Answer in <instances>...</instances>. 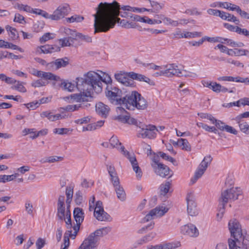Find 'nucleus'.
Masks as SVG:
<instances>
[{"label": "nucleus", "mask_w": 249, "mask_h": 249, "mask_svg": "<svg viewBox=\"0 0 249 249\" xmlns=\"http://www.w3.org/2000/svg\"><path fill=\"white\" fill-rule=\"evenodd\" d=\"M57 216L60 219H62V201L61 196L58 198L57 207Z\"/></svg>", "instance_id": "a18cd8bd"}, {"label": "nucleus", "mask_w": 249, "mask_h": 249, "mask_svg": "<svg viewBox=\"0 0 249 249\" xmlns=\"http://www.w3.org/2000/svg\"><path fill=\"white\" fill-rule=\"evenodd\" d=\"M109 144L112 148H116L118 150L121 151L120 148L122 145V143L119 142L117 137L112 136L109 140Z\"/></svg>", "instance_id": "2f4dec72"}, {"label": "nucleus", "mask_w": 249, "mask_h": 249, "mask_svg": "<svg viewBox=\"0 0 249 249\" xmlns=\"http://www.w3.org/2000/svg\"><path fill=\"white\" fill-rule=\"evenodd\" d=\"M62 15V7L59 6L53 12L52 15L48 14L47 19H51L54 20H57L61 18Z\"/></svg>", "instance_id": "bb28decb"}, {"label": "nucleus", "mask_w": 249, "mask_h": 249, "mask_svg": "<svg viewBox=\"0 0 249 249\" xmlns=\"http://www.w3.org/2000/svg\"><path fill=\"white\" fill-rule=\"evenodd\" d=\"M105 93L108 100L113 104L120 105L121 102H123L122 101V91L113 84L107 86Z\"/></svg>", "instance_id": "423d86ee"}, {"label": "nucleus", "mask_w": 249, "mask_h": 249, "mask_svg": "<svg viewBox=\"0 0 249 249\" xmlns=\"http://www.w3.org/2000/svg\"><path fill=\"white\" fill-rule=\"evenodd\" d=\"M33 13L36 14V15H38L41 16L42 17L45 18H48V13L46 11L42 10L40 9H33V11H32Z\"/></svg>", "instance_id": "8fccbe9b"}, {"label": "nucleus", "mask_w": 249, "mask_h": 249, "mask_svg": "<svg viewBox=\"0 0 249 249\" xmlns=\"http://www.w3.org/2000/svg\"><path fill=\"white\" fill-rule=\"evenodd\" d=\"M48 133V129H44L38 131L36 133H35L34 135L30 136V138L35 139L40 135H46Z\"/></svg>", "instance_id": "13d9d810"}, {"label": "nucleus", "mask_w": 249, "mask_h": 249, "mask_svg": "<svg viewBox=\"0 0 249 249\" xmlns=\"http://www.w3.org/2000/svg\"><path fill=\"white\" fill-rule=\"evenodd\" d=\"M163 22L166 25H171L173 26H177L178 25V21L173 20L170 18L164 17L162 18Z\"/></svg>", "instance_id": "c03bdc74"}, {"label": "nucleus", "mask_w": 249, "mask_h": 249, "mask_svg": "<svg viewBox=\"0 0 249 249\" xmlns=\"http://www.w3.org/2000/svg\"><path fill=\"white\" fill-rule=\"evenodd\" d=\"M171 184L170 181H166L164 183L160 185V191L161 195L165 196L169 192Z\"/></svg>", "instance_id": "f704fd0d"}, {"label": "nucleus", "mask_w": 249, "mask_h": 249, "mask_svg": "<svg viewBox=\"0 0 249 249\" xmlns=\"http://www.w3.org/2000/svg\"><path fill=\"white\" fill-rule=\"evenodd\" d=\"M137 100V103L135 106V109L137 108L139 110H144L147 107L148 103L146 99H145L141 94Z\"/></svg>", "instance_id": "b1692460"}, {"label": "nucleus", "mask_w": 249, "mask_h": 249, "mask_svg": "<svg viewBox=\"0 0 249 249\" xmlns=\"http://www.w3.org/2000/svg\"><path fill=\"white\" fill-rule=\"evenodd\" d=\"M134 7L129 5L120 7L119 3L114 1L112 3H100L96 8L94 17V33L107 32L113 28L116 22H119L120 10L132 11Z\"/></svg>", "instance_id": "f03ea898"}, {"label": "nucleus", "mask_w": 249, "mask_h": 249, "mask_svg": "<svg viewBox=\"0 0 249 249\" xmlns=\"http://www.w3.org/2000/svg\"><path fill=\"white\" fill-rule=\"evenodd\" d=\"M140 96V93L136 91H132L131 93L126 94L122 99V102L120 105H124L128 109L134 110L137 103V98Z\"/></svg>", "instance_id": "1a4fd4ad"}, {"label": "nucleus", "mask_w": 249, "mask_h": 249, "mask_svg": "<svg viewBox=\"0 0 249 249\" xmlns=\"http://www.w3.org/2000/svg\"><path fill=\"white\" fill-rule=\"evenodd\" d=\"M175 247L171 243L166 244L164 245H158L156 246H151L147 249H174Z\"/></svg>", "instance_id": "72a5a7b5"}, {"label": "nucleus", "mask_w": 249, "mask_h": 249, "mask_svg": "<svg viewBox=\"0 0 249 249\" xmlns=\"http://www.w3.org/2000/svg\"><path fill=\"white\" fill-rule=\"evenodd\" d=\"M130 72H125L122 71L115 74V78L119 82L126 86H133L134 82L130 75Z\"/></svg>", "instance_id": "f8f14e48"}, {"label": "nucleus", "mask_w": 249, "mask_h": 249, "mask_svg": "<svg viewBox=\"0 0 249 249\" xmlns=\"http://www.w3.org/2000/svg\"><path fill=\"white\" fill-rule=\"evenodd\" d=\"M84 19V18L83 16L75 15L70 18H66L63 19V23L65 22H66L67 23H73L74 22H80Z\"/></svg>", "instance_id": "c85d7f7f"}, {"label": "nucleus", "mask_w": 249, "mask_h": 249, "mask_svg": "<svg viewBox=\"0 0 249 249\" xmlns=\"http://www.w3.org/2000/svg\"><path fill=\"white\" fill-rule=\"evenodd\" d=\"M213 160L211 155L205 156L199 166L205 169H207L208 165L210 164Z\"/></svg>", "instance_id": "58836bf2"}, {"label": "nucleus", "mask_w": 249, "mask_h": 249, "mask_svg": "<svg viewBox=\"0 0 249 249\" xmlns=\"http://www.w3.org/2000/svg\"><path fill=\"white\" fill-rule=\"evenodd\" d=\"M12 89H15L21 92H26V89L25 87L23 85V83L19 82L17 81L16 85L12 87Z\"/></svg>", "instance_id": "79ce46f5"}, {"label": "nucleus", "mask_w": 249, "mask_h": 249, "mask_svg": "<svg viewBox=\"0 0 249 249\" xmlns=\"http://www.w3.org/2000/svg\"><path fill=\"white\" fill-rule=\"evenodd\" d=\"M24 105L29 109H35L39 106L38 101H33L32 102L25 104Z\"/></svg>", "instance_id": "864d4df0"}, {"label": "nucleus", "mask_w": 249, "mask_h": 249, "mask_svg": "<svg viewBox=\"0 0 249 249\" xmlns=\"http://www.w3.org/2000/svg\"><path fill=\"white\" fill-rule=\"evenodd\" d=\"M187 212L188 214L191 216H196L198 214V211L196 209V205L192 206L187 208Z\"/></svg>", "instance_id": "3c124183"}, {"label": "nucleus", "mask_w": 249, "mask_h": 249, "mask_svg": "<svg viewBox=\"0 0 249 249\" xmlns=\"http://www.w3.org/2000/svg\"><path fill=\"white\" fill-rule=\"evenodd\" d=\"M186 201L187 203V208L192 207V206H196V204L194 200V196L192 193H188L186 196Z\"/></svg>", "instance_id": "ea45409f"}, {"label": "nucleus", "mask_w": 249, "mask_h": 249, "mask_svg": "<svg viewBox=\"0 0 249 249\" xmlns=\"http://www.w3.org/2000/svg\"><path fill=\"white\" fill-rule=\"evenodd\" d=\"M221 85L217 83L216 82H213L210 89L213 90L214 92L219 93L220 92Z\"/></svg>", "instance_id": "bf43d9fd"}, {"label": "nucleus", "mask_w": 249, "mask_h": 249, "mask_svg": "<svg viewBox=\"0 0 249 249\" xmlns=\"http://www.w3.org/2000/svg\"><path fill=\"white\" fill-rule=\"evenodd\" d=\"M83 201V196L82 192L80 191H77L75 194V202L77 205H80Z\"/></svg>", "instance_id": "603ef678"}, {"label": "nucleus", "mask_w": 249, "mask_h": 249, "mask_svg": "<svg viewBox=\"0 0 249 249\" xmlns=\"http://www.w3.org/2000/svg\"><path fill=\"white\" fill-rule=\"evenodd\" d=\"M12 180L13 179L11 175H0V183H5Z\"/></svg>", "instance_id": "e2e57ef3"}, {"label": "nucleus", "mask_w": 249, "mask_h": 249, "mask_svg": "<svg viewBox=\"0 0 249 249\" xmlns=\"http://www.w3.org/2000/svg\"><path fill=\"white\" fill-rule=\"evenodd\" d=\"M159 155L158 153L157 155H154L152 159V163H151L152 167L154 168L158 166V165L160 164L161 163L159 162Z\"/></svg>", "instance_id": "69168bd1"}, {"label": "nucleus", "mask_w": 249, "mask_h": 249, "mask_svg": "<svg viewBox=\"0 0 249 249\" xmlns=\"http://www.w3.org/2000/svg\"><path fill=\"white\" fill-rule=\"evenodd\" d=\"M75 185L74 183L71 182L68 186L66 188L65 195L66 196V203L67 208L70 207V204L72 201L73 195V189Z\"/></svg>", "instance_id": "a211bd4d"}, {"label": "nucleus", "mask_w": 249, "mask_h": 249, "mask_svg": "<svg viewBox=\"0 0 249 249\" xmlns=\"http://www.w3.org/2000/svg\"><path fill=\"white\" fill-rule=\"evenodd\" d=\"M81 106L77 105H70L67 106L65 107H63V110L68 111H73L76 110H77L79 107H80Z\"/></svg>", "instance_id": "0e129e2a"}, {"label": "nucleus", "mask_w": 249, "mask_h": 249, "mask_svg": "<svg viewBox=\"0 0 249 249\" xmlns=\"http://www.w3.org/2000/svg\"><path fill=\"white\" fill-rule=\"evenodd\" d=\"M158 154L161 158L165 160L170 161L172 163H174L176 161V160L173 158L169 156V155H167L166 154L163 153V152H159Z\"/></svg>", "instance_id": "09e8293b"}, {"label": "nucleus", "mask_w": 249, "mask_h": 249, "mask_svg": "<svg viewBox=\"0 0 249 249\" xmlns=\"http://www.w3.org/2000/svg\"><path fill=\"white\" fill-rule=\"evenodd\" d=\"M76 79V85L72 83L71 82H68L65 81H63V90L68 91H72L74 90V89L76 88L77 89V79ZM78 90V89H77Z\"/></svg>", "instance_id": "c756f323"}, {"label": "nucleus", "mask_w": 249, "mask_h": 249, "mask_svg": "<svg viewBox=\"0 0 249 249\" xmlns=\"http://www.w3.org/2000/svg\"><path fill=\"white\" fill-rule=\"evenodd\" d=\"M211 7H218L226 8L228 7V4L227 2H216L211 4Z\"/></svg>", "instance_id": "4d7b16f0"}, {"label": "nucleus", "mask_w": 249, "mask_h": 249, "mask_svg": "<svg viewBox=\"0 0 249 249\" xmlns=\"http://www.w3.org/2000/svg\"><path fill=\"white\" fill-rule=\"evenodd\" d=\"M62 159L61 157L58 156H51L45 159H42L40 160L41 163H44L46 162L53 163L59 161Z\"/></svg>", "instance_id": "c9c22d12"}, {"label": "nucleus", "mask_w": 249, "mask_h": 249, "mask_svg": "<svg viewBox=\"0 0 249 249\" xmlns=\"http://www.w3.org/2000/svg\"><path fill=\"white\" fill-rule=\"evenodd\" d=\"M55 37L54 34L47 33L44 34L40 38L39 41L41 43H44L50 39H53Z\"/></svg>", "instance_id": "e433bc0d"}, {"label": "nucleus", "mask_w": 249, "mask_h": 249, "mask_svg": "<svg viewBox=\"0 0 249 249\" xmlns=\"http://www.w3.org/2000/svg\"><path fill=\"white\" fill-rule=\"evenodd\" d=\"M59 41L60 46L51 45L41 46L40 48L41 52L44 53H48L60 51L61 47H62V40L61 39H60Z\"/></svg>", "instance_id": "f3484780"}, {"label": "nucleus", "mask_w": 249, "mask_h": 249, "mask_svg": "<svg viewBox=\"0 0 249 249\" xmlns=\"http://www.w3.org/2000/svg\"><path fill=\"white\" fill-rule=\"evenodd\" d=\"M45 244V240L41 238H39L37 240V241L36 243V246L37 249H41L44 247Z\"/></svg>", "instance_id": "338daca9"}, {"label": "nucleus", "mask_w": 249, "mask_h": 249, "mask_svg": "<svg viewBox=\"0 0 249 249\" xmlns=\"http://www.w3.org/2000/svg\"><path fill=\"white\" fill-rule=\"evenodd\" d=\"M18 8L21 11H25L28 13H32V11H33V9L27 5L19 4L18 5Z\"/></svg>", "instance_id": "5fc2aeb1"}, {"label": "nucleus", "mask_w": 249, "mask_h": 249, "mask_svg": "<svg viewBox=\"0 0 249 249\" xmlns=\"http://www.w3.org/2000/svg\"><path fill=\"white\" fill-rule=\"evenodd\" d=\"M147 243V241L145 239L144 236L142 237L141 239L138 240L133 245V248H136L139 246L142 245L144 244Z\"/></svg>", "instance_id": "052dcab7"}, {"label": "nucleus", "mask_w": 249, "mask_h": 249, "mask_svg": "<svg viewBox=\"0 0 249 249\" xmlns=\"http://www.w3.org/2000/svg\"><path fill=\"white\" fill-rule=\"evenodd\" d=\"M168 209L163 206H158L151 210L143 218L144 222H148L154 218V216L160 217L168 211Z\"/></svg>", "instance_id": "ddd939ff"}, {"label": "nucleus", "mask_w": 249, "mask_h": 249, "mask_svg": "<svg viewBox=\"0 0 249 249\" xmlns=\"http://www.w3.org/2000/svg\"><path fill=\"white\" fill-rule=\"evenodd\" d=\"M239 126L240 130L242 132L247 135L249 134V124L247 122L242 121L239 122Z\"/></svg>", "instance_id": "4c0bfd02"}, {"label": "nucleus", "mask_w": 249, "mask_h": 249, "mask_svg": "<svg viewBox=\"0 0 249 249\" xmlns=\"http://www.w3.org/2000/svg\"><path fill=\"white\" fill-rule=\"evenodd\" d=\"M120 149L123 154L131 162L133 170L137 174V178L139 179L141 178L142 176V172L138 165L135 155L133 154L131 155L128 151L125 150L124 146H121Z\"/></svg>", "instance_id": "9b49d317"}, {"label": "nucleus", "mask_w": 249, "mask_h": 249, "mask_svg": "<svg viewBox=\"0 0 249 249\" xmlns=\"http://www.w3.org/2000/svg\"><path fill=\"white\" fill-rule=\"evenodd\" d=\"M181 232L190 237H197L199 235L198 230L195 225L192 224L182 226Z\"/></svg>", "instance_id": "dca6fc26"}, {"label": "nucleus", "mask_w": 249, "mask_h": 249, "mask_svg": "<svg viewBox=\"0 0 249 249\" xmlns=\"http://www.w3.org/2000/svg\"><path fill=\"white\" fill-rule=\"evenodd\" d=\"M155 223L153 222H150L149 224L143 227L141 229H140L138 232L139 233L142 234L143 233H145L146 232V231L147 230H151L153 229L154 227Z\"/></svg>", "instance_id": "37998d69"}, {"label": "nucleus", "mask_w": 249, "mask_h": 249, "mask_svg": "<svg viewBox=\"0 0 249 249\" xmlns=\"http://www.w3.org/2000/svg\"><path fill=\"white\" fill-rule=\"evenodd\" d=\"M180 145L179 147L181 148L182 150L190 151L191 150V146L187 139H179Z\"/></svg>", "instance_id": "473e14b6"}, {"label": "nucleus", "mask_w": 249, "mask_h": 249, "mask_svg": "<svg viewBox=\"0 0 249 249\" xmlns=\"http://www.w3.org/2000/svg\"><path fill=\"white\" fill-rule=\"evenodd\" d=\"M249 54V51L245 49H239L235 48L234 49H230L227 52V54L230 56H241L247 55Z\"/></svg>", "instance_id": "393cba45"}, {"label": "nucleus", "mask_w": 249, "mask_h": 249, "mask_svg": "<svg viewBox=\"0 0 249 249\" xmlns=\"http://www.w3.org/2000/svg\"><path fill=\"white\" fill-rule=\"evenodd\" d=\"M130 75L131 77V79H132L133 80H137L139 81L145 82L146 83H148L150 85H154V82L152 80H151L148 77H146L144 75L136 73L134 72H130Z\"/></svg>", "instance_id": "412c9836"}, {"label": "nucleus", "mask_w": 249, "mask_h": 249, "mask_svg": "<svg viewBox=\"0 0 249 249\" xmlns=\"http://www.w3.org/2000/svg\"><path fill=\"white\" fill-rule=\"evenodd\" d=\"M178 66L175 64H169L163 66L164 72L162 73L164 76L172 77L173 76H181L182 71L178 68Z\"/></svg>", "instance_id": "2eb2a0df"}, {"label": "nucleus", "mask_w": 249, "mask_h": 249, "mask_svg": "<svg viewBox=\"0 0 249 249\" xmlns=\"http://www.w3.org/2000/svg\"><path fill=\"white\" fill-rule=\"evenodd\" d=\"M107 170L110 176V178H114L117 176V173L116 171L115 167L111 165H107Z\"/></svg>", "instance_id": "de8ad7c7"}, {"label": "nucleus", "mask_w": 249, "mask_h": 249, "mask_svg": "<svg viewBox=\"0 0 249 249\" xmlns=\"http://www.w3.org/2000/svg\"><path fill=\"white\" fill-rule=\"evenodd\" d=\"M228 227L231 236L234 239H229V249H249V236L246 233L243 234L239 222L235 219H231L229 222Z\"/></svg>", "instance_id": "7ed1b4c3"}, {"label": "nucleus", "mask_w": 249, "mask_h": 249, "mask_svg": "<svg viewBox=\"0 0 249 249\" xmlns=\"http://www.w3.org/2000/svg\"><path fill=\"white\" fill-rule=\"evenodd\" d=\"M5 29L9 33V36L12 38L15 39L18 37L17 31L15 28L7 25L5 27Z\"/></svg>", "instance_id": "a19ab883"}, {"label": "nucleus", "mask_w": 249, "mask_h": 249, "mask_svg": "<svg viewBox=\"0 0 249 249\" xmlns=\"http://www.w3.org/2000/svg\"><path fill=\"white\" fill-rule=\"evenodd\" d=\"M109 110L108 107L101 102L98 103L96 105V112L104 118L107 117Z\"/></svg>", "instance_id": "aec40b11"}, {"label": "nucleus", "mask_w": 249, "mask_h": 249, "mask_svg": "<svg viewBox=\"0 0 249 249\" xmlns=\"http://www.w3.org/2000/svg\"><path fill=\"white\" fill-rule=\"evenodd\" d=\"M77 80V87L80 93L63 97L65 101L77 102L88 101L93 91L96 93L102 91L103 82L107 86L112 84V79L108 75H106L103 79L100 75L93 71H89L84 74L83 78H78Z\"/></svg>", "instance_id": "f257e3e1"}, {"label": "nucleus", "mask_w": 249, "mask_h": 249, "mask_svg": "<svg viewBox=\"0 0 249 249\" xmlns=\"http://www.w3.org/2000/svg\"><path fill=\"white\" fill-rule=\"evenodd\" d=\"M94 215L98 220L101 221H110L111 219L110 216L107 213L105 212L104 210L94 211Z\"/></svg>", "instance_id": "4be33fe9"}, {"label": "nucleus", "mask_w": 249, "mask_h": 249, "mask_svg": "<svg viewBox=\"0 0 249 249\" xmlns=\"http://www.w3.org/2000/svg\"><path fill=\"white\" fill-rule=\"evenodd\" d=\"M204 41H207L210 42H218L219 41H221L220 40L221 38H219V36H215V37H209L207 36H205L203 37Z\"/></svg>", "instance_id": "6e6d98bb"}, {"label": "nucleus", "mask_w": 249, "mask_h": 249, "mask_svg": "<svg viewBox=\"0 0 249 249\" xmlns=\"http://www.w3.org/2000/svg\"><path fill=\"white\" fill-rule=\"evenodd\" d=\"M73 216L76 222V224L79 226L84 220V213L80 208H76L73 211Z\"/></svg>", "instance_id": "5701e85b"}, {"label": "nucleus", "mask_w": 249, "mask_h": 249, "mask_svg": "<svg viewBox=\"0 0 249 249\" xmlns=\"http://www.w3.org/2000/svg\"><path fill=\"white\" fill-rule=\"evenodd\" d=\"M122 121L124 122L128 123V124L135 125L139 128L140 125L139 124H143L142 122L138 121L136 119L128 116H123L122 118Z\"/></svg>", "instance_id": "cd10ccee"}, {"label": "nucleus", "mask_w": 249, "mask_h": 249, "mask_svg": "<svg viewBox=\"0 0 249 249\" xmlns=\"http://www.w3.org/2000/svg\"><path fill=\"white\" fill-rule=\"evenodd\" d=\"M156 236V233L155 232H151L145 235L144 236L145 240L147 242L152 241Z\"/></svg>", "instance_id": "774afa93"}, {"label": "nucleus", "mask_w": 249, "mask_h": 249, "mask_svg": "<svg viewBox=\"0 0 249 249\" xmlns=\"http://www.w3.org/2000/svg\"><path fill=\"white\" fill-rule=\"evenodd\" d=\"M153 169L157 175L162 178H165L169 175V168L167 166L162 163L158 165V166H156V167Z\"/></svg>", "instance_id": "6ab92c4d"}, {"label": "nucleus", "mask_w": 249, "mask_h": 249, "mask_svg": "<svg viewBox=\"0 0 249 249\" xmlns=\"http://www.w3.org/2000/svg\"><path fill=\"white\" fill-rule=\"evenodd\" d=\"M139 128L141 129L137 134L138 137L142 138H148L153 139L156 137L157 132L159 129L153 124L146 125L144 124H139Z\"/></svg>", "instance_id": "6e6552de"}, {"label": "nucleus", "mask_w": 249, "mask_h": 249, "mask_svg": "<svg viewBox=\"0 0 249 249\" xmlns=\"http://www.w3.org/2000/svg\"><path fill=\"white\" fill-rule=\"evenodd\" d=\"M46 85L45 82L40 79L34 81L32 83V86L35 88H39Z\"/></svg>", "instance_id": "680f3d73"}, {"label": "nucleus", "mask_w": 249, "mask_h": 249, "mask_svg": "<svg viewBox=\"0 0 249 249\" xmlns=\"http://www.w3.org/2000/svg\"><path fill=\"white\" fill-rule=\"evenodd\" d=\"M103 236L100 229L91 233L85 239L78 249H96L99 237Z\"/></svg>", "instance_id": "0eeeda50"}, {"label": "nucleus", "mask_w": 249, "mask_h": 249, "mask_svg": "<svg viewBox=\"0 0 249 249\" xmlns=\"http://www.w3.org/2000/svg\"><path fill=\"white\" fill-rule=\"evenodd\" d=\"M206 170V169L202 167H200V166H199L195 173L194 178L191 179V182H192L193 183H195L196 180L202 176Z\"/></svg>", "instance_id": "7c9ffc66"}, {"label": "nucleus", "mask_w": 249, "mask_h": 249, "mask_svg": "<svg viewBox=\"0 0 249 249\" xmlns=\"http://www.w3.org/2000/svg\"><path fill=\"white\" fill-rule=\"evenodd\" d=\"M198 115L202 119H207L209 120L213 124H214V121H215V119L210 114L200 113H198Z\"/></svg>", "instance_id": "49530a36"}, {"label": "nucleus", "mask_w": 249, "mask_h": 249, "mask_svg": "<svg viewBox=\"0 0 249 249\" xmlns=\"http://www.w3.org/2000/svg\"><path fill=\"white\" fill-rule=\"evenodd\" d=\"M63 31L66 36L63 37V47L72 45L74 40L78 39L88 43L92 42V38L89 36L77 33L69 28H65Z\"/></svg>", "instance_id": "39448f33"}, {"label": "nucleus", "mask_w": 249, "mask_h": 249, "mask_svg": "<svg viewBox=\"0 0 249 249\" xmlns=\"http://www.w3.org/2000/svg\"><path fill=\"white\" fill-rule=\"evenodd\" d=\"M39 78L46 80L53 81V85L55 88L60 87L62 85V81L60 77L50 72L41 71Z\"/></svg>", "instance_id": "4468645a"}, {"label": "nucleus", "mask_w": 249, "mask_h": 249, "mask_svg": "<svg viewBox=\"0 0 249 249\" xmlns=\"http://www.w3.org/2000/svg\"><path fill=\"white\" fill-rule=\"evenodd\" d=\"M242 194V191L239 187H232L222 192L220 198V201L222 203V207L219 208V211L221 213V216L225 212V207L227 203L238 199V197Z\"/></svg>", "instance_id": "20e7f679"}, {"label": "nucleus", "mask_w": 249, "mask_h": 249, "mask_svg": "<svg viewBox=\"0 0 249 249\" xmlns=\"http://www.w3.org/2000/svg\"><path fill=\"white\" fill-rule=\"evenodd\" d=\"M114 188L117 194V198L122 201H125L126 196L123 187L120 185Z\"/></svg>", "instance_id": "a878e982"}, {"label": "nucleus", "mask_w": 249, "mask_h": 249, "mask_svg": "<svg viewBox=\"0 0 249 249\" xmlns=\"http://www.w3.org/2000/svg\"><path fill=\"white\" fill-rule=\"evenodd\" d=\"M67 230L66 231L64 239L63 244L64 247L63 249H67L70 245V237L72 239H74L77 234L79 230L80 226L77 225H74L72 226L71 223H69V225L66 226Z\"/></svg>", "instance_id": "9d476101"}]
</instances>
